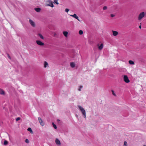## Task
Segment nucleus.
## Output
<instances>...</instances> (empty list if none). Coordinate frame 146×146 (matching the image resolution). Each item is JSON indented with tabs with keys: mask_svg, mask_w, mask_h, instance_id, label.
<instances>
[{
	"mask_svg": "<svg viewBox=\"0 0 146 146\" xmlns=\"http://www.w3.org/2000/svg\"><path fill=\"white\" fill-rule=\"evenodd\" d=\"M52 124L54 128L55 129H56L57 128V127L56 125L55 124H54V123H52Z\"/></svg>",
	"mask_w": 146,
	"mask_h": 146,
	"instance_id": "obj_21",
	"label": "nucleus"
},
{
	"mask_svg": "<svg viewBox=\"0 0 146 146\" xmlns=\"http://www.w3.org/2000/svg\"><path fill=\"white\" fill-rule=\"evenodd\" d=\"M0 94L3 95H5V94L4 91L1 89H0Z\"/></svg>",
	"mask_w": 146,
	"mask_h": 146,
	"instance_id": "obj_12",
	"label": "nucleus"
},
{
	"mask_svg": "<svg viewBox=\"0 0 146 146\" xmlns=\"http://www.w3.org/2000/svg\"><path fill=\"white\" fill-rule=\"evenodd\" d=\"M55 142L56 144L58 145H61V143L60 140L57 138H56L55 140Z\"/></svg>",
	"mask_w": 146,
	"mask_h": 146,
	"instance_id": "obj_8",
	"label": "nucleus"
},
{
	"mask_svg": "<svg viewBox=\"0 0 146 146\" xmlns=\"http://www.w3.org/2000/svg\"><path fill=\"white\" fill-rule=\"evenodd\" d=\"M48 65V63L46 61H45L44 62V67L46 68L47 67V66Z\"/></svg>",
	"mask_w": 146,
	"mask_h": 146,
	"instance_id": "obj_18",
	"label": "nucleus"
},
{
	"mask_svg": "<svg viewBox=\"0 0 146 146\" xmlns=\"http://www.w3.org/2000/svg\"><path fill=\"white\" fill-rule=\"evenodd\" d=\"M46 5L47 6H50L52 7H54V5L53 4L52 1L50 0L48 1H46Z\"/></svg>",
	"mask_w": 146,
	"mask_h": 146,
	"instance_id": "obj_2",
	"label": "nucleus"
},
{
	"mask_svg": "<svg viewBox=\"0 0 146 146\" xmlns=\"http://www.w3.org/2000/svg\"><path fill=\"white\" fill-rule=\"evenodd\" d=\"M35 10L36 12H39L41 10V9L39 8H35Z\"/></svg>",
	"mask_w": 146,
	"mask_h": 146,
	"instance_id": "obj_14",
	"label": "nucleus"
},
{
	"mask_svg": "<svg viewBox=\"0 0 146 146\" xmlns=\"http://www.w3.org/2000/svg\"><path fill=\"white\" fill-rule=\"evenodd\" d=\"M129 63L131 65H133L135 63L133 61L131 60H130L128 61Z\"/></svg>",
	"mask_w": 146,
	"mask_h": 146,
	"instance_id": "obj_13",
	"label": "nucleus"
},
{
	"mask_svg": "<svg viewBox=\"0 0 146 146\" xmlns=\"http://www.w3.org/2000/svg\"><path fill=\"white\" fill-rule=\"evenodd\" d=\"M70 66L72 68H74L75 67V64L72 62L70 63Z\"/></svg>",
	"mask_w": 146,
	"mask_h": 146,
	"instance_id": "obj_15",
	"label": "nucleus"
},
{
	"mask_svg": "<svg viewBox=\"0 0 146 146\" xmlns=\"http://www.w3.org/2000/svg\"><path fill=\"white\" fill-rule=\"evenodd\" d=\"M124 81L126 83H128V77L127 75L123 76Z\"/></svg>",
	"mask_w": 146,
	"mask_h": 146,
	"instance_id": "obj_9",
	"label": "nucleus"
},
{
	"mask_svg": "<svg viewBox=\"0 0 146 146\" xmlns=\"http://www.w3.org/2000/svg\"><path fill=\"white\" fill-rule=\"evenodd\" d=\"M107 9V7L106 6H104L103 8V9L104 10H106Z\"/></svg>",
	"mask_w": 146,
	"mask_h": 146,
	"instance_id": "obj_26",
	"label": "nucleus"
},
{
	"mask_svg": "<svg viewBox=\"0 0 146 146\" xmlns=\"http://www.w3.org/2000/svg\"><path fill=\"white\" fill-rule=\"evenodd\" d=\"M27 130L29 131L31 133H33V132L32 130V129L30 127H29L28 128Z\"/></svg>",
	"mask_w": 146,
	"mask_h": 146,
	"instance_id": "obj_16",
	"label": "nucleus"
},
{
	"mask_svg": "<svg viewBox=\"0 0 146 146\" xmlns=\"http://www.w3.org/2000/svg\"><path fill=\"white\" fill-rule=\"evenodd\" d=\"M25 142L27 143H29V141L28 139H25Z\"/></svg>",
	"mask_w": 146,
	"mask_h": 146,
	"instance_id": "obj_25",
	"label": "nucleus"
},
{
	"mask_svg": "<svg viewBox=\"0 0 146 146\" xmlns=\"http://www.w3.org/2000/svg\"><path fill=\"white\" fill-rule=\"evenodd\" d=\"M38 119L40 125L42 126H44V123L41 118L40 117H38Z\"/></svg>",
	"mask_w": 146,
	"mask_h": 146,
	"instance_id": "obj_5",
	"label": "nucleus"
},
{
	"mask_svg": "<svg viewBox=\"0 0 146 146\" xmlns=\"http://www.w3.org/2000/svg\"><path fill=\"white\" fill-rule=\"evenodd\" d=\"M112 32L113 33V35L114 36H117L118 34V33L117 31L112 30Z\"/></svg>",
	"mask_w": 146,
	"mask_h": 146,
	"instance_id": "obj_10",
	"label": "nucleus"
},
{
	"mask_svg": "<svg viewBox=\"0 0 146 146\" xmlns=\"http://www.w3.org/2000/svg\"><path fill=\"white\" fill-rule=\"evenodd\" d=\"M111 92H112V94H113L114 96H115V94L114 93V91L113 90H111Z\"/></svg>",
	"mask_w": 146,
	"mask_h": 146,
	"instance_id": "obj_27",
	"label": "nucleus"
},
{
	"mask_svg": "<svg viewBox=\"0 0 146 146\" xmlns=\"http://www.w3.org/2000/svg\"><path fill=\"white\" fill-rule=\"evenodd\" d=\"M7 56H8V58L9 59H11V58L10 56H9V54H7Z\"/></svg>",
	"mask_w": 146,
	"mask_h": 146,
	"instance_id": "obj_31",
	"label": "nucleus"
},
{
	"mask_svg": "<svg viewBox=\"0 0 146 146\" xmlns=\"http://www.w3.org/2000/svg\"><path fill=\"white\" fill-rule=\"evenodd\" d=\"M70 15L75 18L76 19H77L79 21H80V20L79 19H78V17L76 15V14H74L73 15Z\"/></svg>",
	"mask_w": 146,
	"mask_h": 146,
	"instance_id": "obj_7",
	"label": "nucleus"
},
{
	"mask_svg": "<svg viewBox=\"0 0 146 146\" xmlns=\"http://www.w3.org/2000/svg\"><path fill=\"white\" fill-rule=\"evenodd\" d=\"M145 14L144 12H142L138 16V20H140L141 19L145 16Z\"/></svg>",
	"mask_w": 146,
	"mask_h": 146,
	"instance_id": "obj_3",
	"label": "nucleus"
},
{
	"mask_svg": "<svg viewBox=\"0 0 146 146\" xmlns=\"http://www.w3.org/2000/svg\"><path fill=\"white\" fill-rule=\"evenodd\" d=\"M82 86H80V88L79 89H78V90L79 91H81V89L82 88Z\"/></svg>",
	"mask_w": 146,
	"mask_h": 146,
	"instance_id": "obj_29",
	"label": "nucleus"
},
{
	"mask_svg": "<svg viewBox=\"0 0 146 146\" xmlns=\"http://www.w3.org/2000/svg\"><path fill=\"white\" fill-rule=\"evenodd\" d=\"M60 120H59V119H58V121H59Z\"/></svg>",
	"mask_w": 146,
	"mask_h": 146,
	"instance_id": "obj_36",
	"label": "nucleus"
},
{
	"mask_svg": "<svg viewBox=\"0 0 146 146\" xmlns=\"http://www.w3.org/2000/svg\"><path fill=\"white\" fill-rule=\"evenodd\" d=\"M63 34L66 37H67L68 34V32L67 31H64L63 32Z\"/></svg>",
	"mask_w": 146,
	"mask_h": 146,
	"instance_id": "obj_19",
	"label": "nucleus"
},
{
	"mask_svg": "<svg viewBox=\"0 0 146 146\" xmlns=\"http://www.w3.org/2000/svg\"><path fill=\"white\" fill-rule=\"evenodd\" d=\"M79 34L80 35H82L83 33V32L82 31L80 30L79 31Z\"/></svg>",
	"mask_w": 146,
	"mask_h": 146,
	"instance_id": "obj_24",
	"label": "nucleus"
},
{
	"mask_svg": "<svg viewBox=\"0 0 146 146\" xmlns=\"http://www.w3.org/2000/svg\"><path fill=\"white\" fill-rule=\"evenodd\" d=\"M141 25H140L139 26V28L140 29H141Z\"/></svg>",
	"mask_w": 146,
	"mask_h": 146,
	"instance_id": "obj_34",
	"label": "nucleus"
},
{
	"mask_svg": "<svg viewBox=\"0 0 146 146\" xmlns=\"http://www.w3.org/2000/svg\"><path fill=\"white\" fill-rule=\"evenodd\" d=\"M69 9H65V11L68 13L69 11Z\"/></svg>",
	"mask_w": 146,
	"mask_h": 146,
	"instance_id": "obj_28",
	"label": "nucleus"
},
{
	"mask_svg": "<svg viewBox=\"0 0 146 146\" xmlns=\"http://www.w3.org/2000/svg\"><path fill=\"white\" fill-rule=\"evenodd\" d=\"M20 119V118L19 117H18L16 119V121H19V120Z\"/></svg>",
	"mask_w": 146,
	"mask_h": 146,
	"instance_id": "obj_30",
	"label": "nucleus"
},
{
	"mask_svg": "<svg viewBox=\"0 0 146 146\" xmlns=\"http://www.w3.org/2000/svg\"><path fill=\"white\" fill-rule=\"evenodd\" d=\"M8 143V141L7 140H5L4 142V145H7V144Z\"/></svg>",
	"mask_w": 146,
	"mask_h": 146,
	"instance_id": "obj_20",
	"label": "nucleus"
},
{
	"mask_svg": "<svg viewBox=\"0 0 146 146\" xmlns=\"http://www.w3.org/2000/svg\"><path fill=\"white\" fill-rule=\"evenodd\" d=\"M36 43L38 45L40 46H43L44 45V44L39 40L36 41Z\"/></svg>",
	"mask_w": 146,
	"mask_h": 146,
	"instance_id": "obj_6",
	"label": "nucleus"
},
{
	"mask_svg": "<svg viewBox=\"0 0 146 146\" xmlns=\"http://www.w3.org/2000/svg\"><path fill=\"white\" fill-rule=\"evenodd\" d=\"M127 141H125L124 142L123 146H127Z\"/></svg>",
	"mask_w": 146,
	"mask_h": 146,
	"instance_id": "obj_22",
	"label": "nucleus"
},
{
	"mask_svg": "<svg viewBox=\"0 0 146 146\" xmlns=\"http://www.w3.org/2000/svg\"><path fill=\"white\" fill-rule=\"evenodd\" d=\"M29 22L31 25L33 27H35V23L31 19L29 20Z\"/></svg>",
	"mask_w": 146,
	"mask_h": 146,
	"instance_id": "obj_4",
	"label": "nucleus"
},
{
	"mask_svg": "<svg viewBox=\"0 0 146 146\" xmlns=\"http://www.w3.org/2000/svg\"><path fill=\"white\" fill-rule=\"evenodd\" d=\"M115 16V15L113 14H111V16L112 17H114Z\"/></svg>",
	"mask_w": 146,
	"mask_h": 146,
	"instance_id": "obj_32",
	"label": "nucleus"
},
{
	"mask_svg": "<svg viewBox=\"0 0 146 146\" xmlns=\"http://www.w3.org/2000/svg\"><path fill=\"white\" fill-rule=\"evenodd\" d=\"M38 36L40 37V38L42 39H44V38L43 36L42 35V34L40 33H39L38 34Z\"/></svg>",
	"mask_w": 146,
	"mask_h": 146,
	"instance_id": "obj_17",
	"label": "nucleus"
},
{
	"mask_svg": "<svg viewBox=\"0 0 146 146\" xmlns=\"http://www.w3.org/2000/svg\"><path fill=\"white\" fill-rule=\"evenodd\" d=\"M130 82V81L129 80V79H128V83L129 82Z\"/></svg>",
	"mask_w": 146,
	"mask_h": 146,
	"instance_id": "obj_35",
	"label": "nucleus"
},
{
	"mask_svg": "<svg viewBox=\"0 0 146 146\" xmlns=\"http://www.w3.org/2000/svg\"><path fill=\"white\" fill-rule=\"evenodd\" d=\"M78 107L79 108V110L81 111L82 113L83 117L86 118V111L84 109L81 107V106L78 105Z\"/></svg>",
	"mask_w": 146,
	"mask_h": 146,
	"instance_id": "obj_1",
	"label": "nucleus"
},
{
	"mask_svg": "<svg viewBox=\"0 0 146 146\" xmlns=\"http://www.w3.org/2000/svg\"><path fill=\"white\" fill-rule=\"evenodd\" d=\"M98 49L100 50H102L104 46L103 44H101L100 45H99V44H98Z\"/></svg>",
	"mask_w": 146,
	"mask_h": 146,
	"instance_id": "obj_11",
	"label": "nucleus"
},
{
	"mask_svg": "<svg viewBox=\"0 0 146 146\" xmlns=\"http://www.w3.org/2000/svg\"><path fill=\"white\" fill-rule=\"evenodd\" d=\"M56 33H55L54 35V36H55V37H56Z\"/></svg>",
	"mask_w": 146,
	"mask_h": 146,
	"instance_id": "obj_33",
	"label": "nucleus"
},
{
	"mask_svg": "<svg viewBox=\"0 0 146 146\" xmlns=\"http://www.w3.org/2000/svg\"><path fill=\"white\" fill-rule=\"evenodd\" d=\"M53 3L54 4H55L56 3V4L57 5H58V4H59V3H58V1L57 0H54V2Z\"/></svg>",
	"mask_w": 146,
	"mask_h": 146,
	"instance_id": "obj_23",
	"label": "nucleus"
}]
</instances>
